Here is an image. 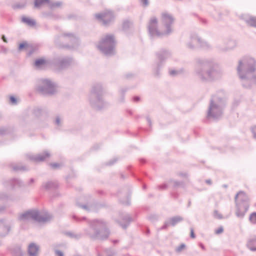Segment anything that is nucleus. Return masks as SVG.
<instances>
[{"label":"nucleus","mask_w":256,"mask_h":256,"mask_svg":"<svg viewBox=\"0 0 256 256\" xmlns=\"http://www.w3.org/2000/svg\"><path fill=\"white\" fill-rule=\"evenodd\" d=\"M96 17L98 19L105 20H110L112 18V15L109 12H104L102 14H99L96 15Z\"/></svg>","instance_id":"obj_9"},{"label":"nucleus","mask_w":256,"mask_h":256,"mask_svg":"<svg viewBox=\"0 0 256 256\" xmlns=\"http://www.w3.org/2000/svg\"><path fill=\"white\" fill-rule=\"evenodd\" d=\"M28 46V44L26 42H23L20 44L19 46V50H22L24 48Z\"/></svg>","instance_id":"obj_15"},{"label":"nucleus","mask_w":256,"mask_h":256,"mask_svg":"<svg viewBox=\"0 0 256 256\" xmlns=\"http://www.w3.org/2000/svg\"><path fill=\"white\" fill-rule=\"evenodd\" d=\"M158 20L156 18H152L149 22L148 29L150 33L152 34H158Z\"/></svg>","instance_id":"obj_2"},{"label":"nucleus","mask_w":256,"mask_h":256,"mask_svg":"<svg viewBox=\"0 0 256 256\" xmlns=\"http://www.w3.org/2000/svg\"><path fill=\"white\" fill-rule=\"evenodd\" d=\"M250 220L252 224H256V212H253L250 215Z\"/></svg>","instance_id":"obj_14"},{"label":"nucleus","mask_w":256,"mask_h":256,"mask_svg":"<svg viewBox=\"0 0 256 256\" xmlns=\"http://www.w3.org/2000/svg\"><path fill=\"white\" fill-rule=\"evenodd\" d=\"M50 2V0H35L34 6L38 8L46 4H48Z\"/></svg>","instance_id":"obj_12"},{"label":"nucleus","mask_w":256,"mask_h":256,"mask_svg":"<svg viewBox=\"0 0 256 256\" xmlns=\"http://www.w3.org/2000/svg\"><path fill=\"white\" fill-rule=\"evenodd\" d=\"M185 248V245L184 244H181L180 246H179L177 249H176V250L178 252H180L182 250H183L184 248Z\"/></svg>","instance_id":"obj_19"},{"label":"nucleus","mask_w":256,"mask_h":256,"mask_svg":"<svg viewBox=\"0 0 256 256\" xmlns=\"http://www.w3.org/2000/svg\"><path fill=\"white\" fill-rule=\"evenodd\" d=\"M2 38L3 40H4V42H6V38H5V37H4V36H2Z\"/></svg>","instance_id":"obj_26"},{"label":"nucleus","mask_w":256,"mask_h":256,"mask_svg":"<svg viewBox=\"0 0 256 256\" xmlns=\"http://www.w3.org/2000/svg\"><path fill=\"white\" fill-rule=\"evenodd\" d=\"M10 100L12 103V104H16V99L14 96H10Z\"/></svg>","instance_id":"obj_21"},{"label":"nucleus","mask_w":256,"mask_h":256,"mask_svg":"<svg viewBox=\"0 0 256 256\" xmlns=\"http://www.w3.org/2000/svg\"><path fill=\"white\" fill-rule=\"evenodd\" d=\"M162 21L165 25H168L172 23L173 18L169 14L164 12L162 14Z\"/></svg>","instance_id":"obj_5"},{"label":"nucleus","mask_w":256,"mask_h":256,"mask_svg":"<svg viewBox=\"0 0 256 256\" xmlns=\"http://www.w3.org/2000/svg\"><path fill=\"white\" fill-rule=\"evenodd\" d=\"M250 26L256 27V18H252L250 20Z\"/></svg>","instance_id":"obj_16"},{"label":"nucleus","mask_w":256,"mask_h":256,"mask_svg":"<svg viewBox=\"0 0 256 256\" xmlns=\"http://www.w3.org/2000/svg\"><path fill=\"white\" fill-rule=\"evenodd\" d=\"M240 195H244V194L243 192H239L237 194V195L236 196V199H238V196H240Z\"/></svg>","instance_id":"obj_24"},{"label":"nucleus","mask_w":256,"mask_h":256,"mask_svg":"<svg viewBox=\"0 0 256 256\" xmlns=\"http://www.w3.org/2000/svg\"><path fill=\"white\" fill-rule=\"evenodd\" d=\"M252 132H253V133L254 134V136H256V126L252 128Z\"/></svg>","instance_id":"obj_25"},{"label":"nucleus","mask_w":256,"mask_h":256,"mask_svg":"<svg viewBox=\"0 0 256 256\" xmlns=\"http://www.w3.org/2000/svg\"><path fill=\"white\" fill-rule=\"evenodd\" d=\"M56 254L57 256H64L62 252L60 250H56Z\"/></svg>","instance_id":"obj_20"},{"label":"nucleus","mask_w":256,"mask_h":256,"mask_svg":"<svg viewBox=\"0 0 256 256\" xmlns=\"http://www.w3.org/2000/svg\"><path fill=\"white\" fill-rule=\"evenodd\" d=\"M44 88L48 90L54 88L53 84L48 80H46L43 81Z\"/></svg>","instance_id":"obj_13"},{"label":"nucleus","mask_w":256,"mask_h":256,"mask_svg":"<svg viewBox=\"0 0 256 256\" xmlns=\"http://www.w3.org/2000/svg\"><path fill=\"white\" fill-rule=\"evenodd\" d=\"M247 246L251 250H256V237L250 238L248 240Z\"/></svg>","instance_id":"obj_8"},{"label":"nucleus","mask_w":256,"mask_h":256,"mask_svg":"<svg viewBox=\"0 0 256 256\" xmlns=\"http://www.w3.org/2000/svg\"><path fill=\"white\" fill-rule=\"evenodd\" d=\"M244 63L247 68L248 72H252L256 70V61L254 58H250L245 60Z\"/></svg>","instance_id":"obj_4"},{"label":"nucleus","mask_w":256,"mask_h":256,"mask_svg":"<svg viewBox=\"0 0 256 256\" xmlns=\"http://www.w3.org/2000/svg\"><path fill=\"white\" fill-rule=\"evenodd\" d=\"M28 252L30 256H36L38 252V248L35 244H31L28 246Z\"/></svg>","instance_id":"obj_6"},{"label":"nucleus","mask_w":256,"mask_h":256,"mask_svg":"<svg viewBox=\"0 0 256 256\" xmlns=\"http://www.w3.org/2000/svg\"><path fill=\"white\" fill-rule=\"evenodd\" d=\"M224 231V228L222 226H220L215 230V233L217 234H222Z\"/></svg>","instance_id":"obj_17"},{"label":"nucleus","mask_w":256,"mask_h":256,"mask_svg":"<svg viewBox=\"0 0 256 256\" xmlns=\"http://www.w3.org/2000/svg\"><path fill=\"white\" fill-rule=\"evenodd\" d=\"M97 226L99 228L98 232V234H101L100 236L102 238L104 236H107L108 235V232L107 230L105 228L104 224L102 222H97L96 224L94 229L96 232L98 231L96 228Z\"/></svg>","instance_id":"obj_3"},{"label":"nucleus","mask_w":256,"mask_h":256,"mask_svg":"<svg viewBox=\"0 0 256 256\" xmlns=\"http://www.w3.org/2000/svg\"><path fill=\"white\" fill-rule=\"evenodd\" d=\"M47 63L46 60L44 58H38L35 60L34 66L37 68H41L44 66Z\"/></svg>","instance_id":"obj_11"},{"label":"nucleus","mask_w":256,"mask_h":256,"mask_svg":"<svg viewBox=\"0 0 256 256\" xmlns=\"http://www.w3.org/2000/svg\"><path fill=\"white\" fill-rule=\"evenodd\" d=\"M40 160H44V158H40Z\"/></svg>","instance_id":"obj_28"},{"label":"nucleus","mask_w":256,"mask_h":256,"mask_svg":"<svg viewBox=\"0 0 256 256\" xmlns=\"http://www.w3.org/2000/svg\"><path fill=\"white\" fill-rule=\"evenodd\" d=\"M114 42V38L112 35H106L102 40L99 48L102 50L104 48H111L113 46Z\"/></svg>","instance_id":"obj_1"},{"label":"nucleus","mask_w":256,"mask_h":256,"mask_svg":"<svg viewBox=\"0 0 256 256\" xmlns=\"http://www.w3.org/2000/svg\"><path fill=\"white\" fill-rule=\"evenodd\" d=\"M180 218H177V220H180Z\"/></svg>","instance_id":"obj_30"},{"label":"nucleus","mask_w":256,"mask_h":256,"mask_svg":"<svg viewBox=\"0 0 256 256\" xmlns=\"http://www.w3.org/2000/svg\"><path fill=\"white\" fill-rule=\"evenodd\" d=\"M190 236L192 238H195V236L194 234V230L192 228L190 229Z\"/></svg>","instance_id":"obj_22"},{"label":"nucleus","mask_w":256,"mask_h":256,"mask_svg":"<svg viewBox=\"0 0 256 256\" xmlns=\"http://www.w3.org/2000/svg\"><path fill=\"white\" fill-rule=\"evenodd\" d=\"M38 216V212L35 211L28 212L21 216V219L24 220L26 218L36 219Z\"/></svg>","instance_id":"obj_7"},{"label":"nucleus","mask_w":256,"mask_h":256,"mask_svg":"<svg viewBox=\"0 0 256 256\" xmlns=\"http://www.w3.org/2000/svg\"><path fill=\"white\" fill-rule=\"evenodd\" d=\"M22 20L30 26H34L36 24V22L33 19L27 16L22 17Z\"/></svg>","instance_id":"obj_10"},{"label":"nucleus","mask_w":256,"mask_h":256,"mask_svg":"<svg viewBox=\"0 0 256 256\" xmlns=\"http://www.w3.org/2000/svg\"><path fill=\"white\" fill-rule=\"evenodd\" d=\"M207 182H208V184H210V180H208V181H207Z\"/></svg>","instance_id":"obj_29"},{"label":"nucleus","mask_w":256,"mask_h":256,"mask_svg":"<svg viewBox=\"0 0 256 256\" xmlns=\"http://www.w3.org/2000/svg\"><path fill=\"white\" fill-rule=\"evenodd\" d=\"M144 5L146 6L148 4V0H141Z\"/></svg>","instance_id":"obj_23"},{"label":"nucleus","mask_w":256,"mask_h":256,"mask_svg":"<svg viewBox=\"0 0 256 256\" xmlns=\"http://www.w3.org/2000/svg\"><path fill=\"white\" fill-rule=\"evenodd\" d=\"M49 155L48 154H45V157H48Z\"/></svg>","instance_id":"obj_27"},{"label":"nucleus","mask_w":256,"mask_h":256,"mask_svg":"<svg viewBox=\"0 0 256 256\" xmlns=\"http://www.w3.org/2000/svg\"><path fill=\"white\" fill-rule=\"evenodd\" d=\"M242 61L239 62V65L238 68V70L239 73L241 72L242 70Z\"/></svg>","instance_id":"obj_18"}]
</instances>
